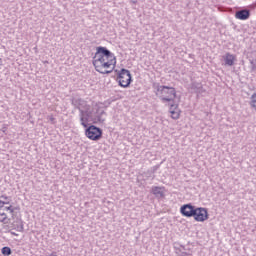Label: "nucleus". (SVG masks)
Segmentation results:
<instances>
[{"label": "nucleus", "mask_w": 256, "mask_h": 256, "mask_svg": "<svg viewBox=\"0 0 256 256\" xmlns=\"http://www.w3.org/2000/svg\"><path fill=\"white\" fill-rule=\"evenodd\" d=\"M73 104L80 112V123L86 129V137L91 139V141H99V139L103 137V130L95 125L89 126L88 123L89 121L91 123H103L105 121V117H103L105 111L98 107L91 109V106H89L83 99H76L73 101Z\"/></svg>", "instance_id": "obj_1"}, {"label": "nucleus", "mask_w": 256, "mask_h": 256, "mask_svg": "<svg viewBox=\"0 0 256 256\" xmlns=\"http://www.w3.org/2000/svg\"><path fill=\"white\" fill-rule=\"evenodd\" d=\"M93 65L98 73L109 75L117 65V58L107 47L98 46L93 57Z\"/></svg>", "instance_id": "obj_2"}, {"label": "nucleus", "mask_w": 256, "mask_h": 256, "mask_svg": "<svg viewBox=\"0 0 256 256\" xmlns=\"http://www.w3.org/2000/svg\"><path fill=\"white\" fill-rule=\"evenodd\" d=\"M157 91L159 92L162 103H171L177 97V91L173 87L158 86Z\"/></svg>", "instance_id": "obj_3"}, {"label": "nucleus", "mask_w": 256, "mask_h": 256, "mask_svg": "<svg viewBox=\"0 0 256 256\" xmlns=\"http://www.w3.org/2000/svg\"><path fill=\"white\" fill-rule=\"evenodd\" d=\"M118 81L120 87H129V85H131V82L133 81L131 78V72L125 68H122L121 71L118 73Z\"/></svg>", "instance_id": "obj_4"}, {"label": "nucleus", "mask_w": 256, "mask_h": 256, "mask_svg": "<svg viewBox=\"0 0 256 256\" xmlns=\"http://www.w3.org/2000/svg\"><path fill=\"white\" fill-rule=\"evenodd\" d=\"M195 221L203 223V221H207L209 219V213L207 212V208H195L193 216Z\"/></svg>", "instance_id": "obj_5"}, {"label": "nucleus", "mask_w": 256, "mask_h": 256, "mask_svg": "<svg viewBox=\"0 0 256 256\" xmlns=\"http://www.w3.org/2000/svg\"><path fill=\"white\" fill-rule=\"evenodd\" d=\"M195 206L193 204H184L180 208V213L183 215V217H193L195 213Z\"/></svg>", "instance_id": "obj_6"}, {"label": "nucleus", "mask_w": 256, "mask_h": 256, "mask_svg": "<svg viewBox=\"0 0 256 256\" xmlns=\"http://www.w3.org/2000/svg\"><path fill=\"white\" fill-rule=\"evenodd\" d=\"M235 17L240 21H247L251 17V11L247 9L238 10L235 13Z\"/></svg>", "instance_id": "obj_7"}, {"label": "nucleus", "mask_w": 256, "mask_h": 256, "mask_svg": "<svg viewBox=\"0 0 256 256\" xmlns=\"http://www.w3.org/2000/svg\"><path fill=\"white\" fill-rule=\"evenodd\" d=\"M223 59L227 67H233L235 65V55L231 53H226V55L223 56Z\"/></svg>", "instance_id": "obj_8"}, {"label": "nucleus", "mask_w": 256, "mask_h": 256, "mask_svg": "<svg viewBox=\"0 0 256 256\" xmlns=\"http://www.w3.org/2000/svg\"><path fill=\"white\" fill-rule=\"evenodd\" d=\"M170 113L172 119H179V105L177 104H171L170 105Z\"/></svg>", "instance_id": "obj_9"}, {"label": "nucleus", "mask_w": 256, "mask_h": 256, "mask_svg": "<svg viewBox=\"0 0 256 256\" xmlns=\"http://www.w3.org/2000/svg\"><path fill=\"white\" fill-rule=\"evenodd\" d=\"M152 193L153 195H155L156 197H163L165 194L163 193V187H159V186H153L152 187Z\"/></svg>", "instance_id": "obj_10"}, {"label": "nucleus", "mask_w": 256, "mask_h": 256, "mask_svg": "<svg viewBox=\"0 0 256 256\" xmlns=\"http://www.w3.org/2000/svg\"><path fill=\"white\" fill-rule=\"evenodd\" d=\"M192 89H194V91H196V93H203V91H205L203 89V84H201L199 82H193Z\"/></svg>", "instance_id": "obj_11"}, {"label": "nucleus", "mask_w": 256, "mask_h": 256, "mask_svg": "<svg viewBox=\"0 0 256 256\" xmlns=\"http://www.w3.org/2000/svg\"><path fill=\"white\" fill-rule=\"evenodd\" d=\"M1 253L2 255L9 256L11 255L12 251L10 247L5 246L2 248Z\"/></svg>", "instance_id": "obj_12"}, {"label": "nucleus", "mask_w": 256, "mask_h": 256, "mask_svg": "<svg viewBox=\"0 0 256 256\" xmlns=\"http://www.w3.org/2000/svg\"><path fill=\"white\" fill-rule=\"evenodd\" d=\"M6 219H7V214H5V212H0V223H4Z\"/></svg>", "instance_id": "obj_13"}, {"label": "nucleus", "mask_w": 256, "mask_h": 256, "mask_svg": "<svg viewBox=\"0 0 256 256\" xmlns=\"http://www.w3.org/2000/svg\"><path fill=\"white\" fill-rule=\"evenodd\" d=\"M6 211H10V213H13V206L5 207Z\"/></svg>", "instance_id": "obj_14"}, {"label": "nucleus", "mask_w": 256, "mask_h": 256, "mask_svg": "<svg viewBox=\"0 0 256 256\" xmlns=\"http://www.w3.org/2000/svg\"><path fill=\"white\" fill-rule=\"evenodd\" d=\"M17 231H23V224H20L17 226Z\"/></svg>", "instance_id": "obj_15"}, {"label": "nucleus", "mask_w": 256, "mask_h": 256, "mask_svg": "<svg viewBox=\"0 0 256 256\" xmlns=\"http://www.w3.org/2000/svg\"><path fill=\"white\" fill-rule=\"evenodd\" d=\"M157 169H159V166H154V167L152 168V173H155V171H157Z\"/></svg>", "instance_id": "obj_16"}, {"label": "nucleus", "mask_w": 256, "mask_h": 256, "mask_svg": "<svg viewBox=\"0 0 256 256\" xmlns=\"http://www.w3.org/2000/svg\"><path fill=\"white\" fill-rule=\"evenodd\" d=\"M46 256H57V253L53 252L51 254H47Z\"/></svg>", "instance_id": "obj_17"}, {"label": "nucleus", "mask_w": 256, "mask_h": 256, "mask_svg": "<svg viewBox=\"0 0 256 256\" xmlns=\"http://www.w3.org/2000/svg\"><path fill=\"white\" fill-rule=\"evenodd\" d=\"M1 199H4V201H7L9 199L7 196H1Z\"/></svg>", "instance_id": "obj_18"}, {"label": "nucleus", "mask_w": 256, "mask_h": 256, "mask_svg": "<svg viewBox=\"0 0 256 256\" xmlns=\"http://www.w3.org/2000/svg\"><path fill=\"white\" fill-rule=\"evenodd\" d=\"M11 235H14L15 237H17V233L11 231Z\"/></svg>", "instance_id": "obj_19"}, {"label": "nucleus", "mask_w": 256, "mask_h": 256, "mask_svg": "<svg viewBox=\"0 0 256 256\" xmlns=\"http://www.w3.org/2000/svg\"><path fill=\"white\" fill-rule=\"evenodd\" d=\"M182 256H187V253L183 252V253H182Z\"/></svg>", "instance_id": "obj_20"}, {"label": "nucleus", "mask_w": 256, "mask_h": 256, "mask_svg": "<svg viewBox=\"0 0 256 256\" xmlns=\"http://www.w3.org/2000/svg\"><path fill=\"white\" fill-rule=\"evenodd\" d=\"M3 203L9 204V202H3Z\"/></svg>", "instance_id": "obj_21"}]
</instances>
